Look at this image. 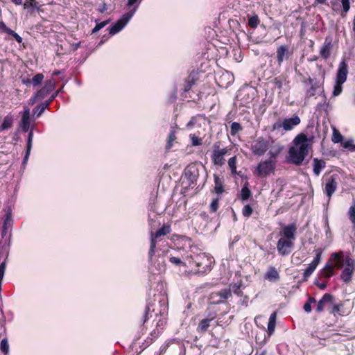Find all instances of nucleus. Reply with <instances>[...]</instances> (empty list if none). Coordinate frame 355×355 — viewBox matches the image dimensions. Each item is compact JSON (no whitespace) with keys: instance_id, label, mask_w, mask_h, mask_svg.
Listing matches in <instances>:
<instances>
[{"instance_id":"nucleus-22","label":"nucleus","mask_w":355,"mask_h":355,"mask_svg":"<svg viewBox=\"0 0 355 355\" xmlns=\"http://www.w3.org/2000/svg\"><path fill=\"white\" fill-rule=\"evenodd\" d=\"M213 320L214 318H208L200 320L197 328L198 331L201 334L205 333L210 327V323Z\"/></svg>"},{"instance_id":"nucleus-9","label":"nucleus","mask_w":355,"mask_h":355,"mask_svg":"<svg viewBox=\"0 0 355 355\" xmlns=\"http://www.w3.org/2000/svg\"><path fill=\"white\" fill-rule=\"evenodd\" d=\"M297 227L295 223L283 225L279 231L280 239L295 241Z\"/></svg>"},{"instance_id":"nucleus-34","label":"nucleus","mask_w":355,"mask_h":355,"mask_svg":"<svg viewBox=\"0 0 355 355\" xmlns=\"http://www.w3.org/2000/svg\"><path fill=\"white\" fill-rule=\"evenodd\" d=\"M315 257L313 259V260L312 261L311 263L313 265H314L315 267H317L321 260L322 250L320 248H318V249L315 250Z\"/></svg>"},{"instance_id":"nucleus-63","label":"nucleus","mask_w":355,"mask_h":355,"mask_svg":"<svg viewBox=\"0 0 355 355\" xmlns=\"http://www.w3.org/2000/svg\"><path fill=\"white\" fill-rule=\"evenodd\" d=\"M138 0H128V6H133Z\"/></svg>"},{"instance_id":"nucleus-48","label":"nucleus","mask_w":355,"mask_h":355,"mask_svg":"<svg viewBox=\"0 0 355 355\" xmlns=\"http://www.w3.org/2000/svg\"><path fill=\"white\" fill-rule=\"evenodd\" d=\"M49 102H45L44 103L38 106L36 111L37 116H40L44 112V110L49 107Z\"/></svg>"},{"instance_id":"nucleus-40","label":"nucleus","mask_w":355,"mask_h":355,"mask_svg":"<svg viewBox=\"0 0 355 355\" xmlns=\"http://www.w3.org/2000/svg\"><path fill=\"white\" fill-rule=\"evenodd\" d=\"M242 130V127L239 123L233 122L231 125L230 133L232 135H235L236 133Z\"/></svg>"},{"instance_id":"nucleus-37","label":"nucleus","mask_w":355,"mask_h":355,"mask_svg":"<svg viewBox=\"0 0 355 355\" xmlns=\"http://www.w3.org/2000/svg\"><path fill=\"white\" fill-rule=\"evenodd\" d=\"M259 24V19L257 15L252 16L248 19V25L252 28H255Z\"/></svg>"},{"instance_id":"nucleus-46","label":"nucleus","mask_w":355,"mask_h":355,"mask_svg":"<svg viewBox=\"0 0 355 355\" xmlns=\"http://www.w3.org/2000/svg\"><path fill=\"white\" fill-rule=\"evenodd\" d=\"M317 267H315L311 263L308 266L304 272V277H309L315 270Z\"/></svg>"},{"instance_id":"nucleus-8","label":"nucleus","mask_w":355,"mask_h":355,"mask_svg":"<svg viewBox=\"0 0 355 355\" xmlns=\"http://www.w3.org/2000/svg\"><path fill=\"white\" fill-rule=\"evenodd\" d=\"M55 87V83L53 78L45 82L44 85L34 95L31 99L32 103L37 100H41L46 97Z\"/></svg>"},{"instance_id":"nucleus-30","label":"nucleus","mask_w":355,"mask_h":355,"mask_svg":"<svg viewBox=\"0 0 355 355\" xmlns=\"http://www.w3.org/2000/svg\"><path fill=\"white\" fill-rule=\"evenodd\" d=\"M236 161H237V159H236V156H234L232 157H231L229 160H228V166L232 171V173L235 175V174H237V172H236Z\"/></svg>"},{"instance_id":"nucleus-12","label":"nucleus","mask_w":355,"mask_h":355,"mask_svg":"<svg viewBox=\"0 0 355 355\" xmlns=\"http://www.w3.org/2000/svg\"><path fill=\"white\" fill-rule=\"evenodd\" d=\"M295 246V241L280 239L277 243V250L282 256L289 254Z\"/></svg>"},{"instance_id":"nucleus-26","label":"nucleus","mask_w":355,"mask_h":355,"mask_svg":"<svg viewBox=\"0 0 355 355\" xmlns=\"http://www.w3.org/2000/svg\"><path fill=\"white\" fill-rule=\"evenodd\" d=\"M215 295L220 296V300L217 302L218 303L230 298L232 296V292L230 289H223Z\"/></svg>"},{"instance_id":"nucleus-62","label":"nucleus","mask_w":355,"mask_h":355,"mask_svg":"<svg viewBox=\"0 0 355 355\" xmlns=\"http://www.w3.org/2000/svg\"><path fill=\"white\" fill-rule=\"evenodd\" d=\"M57 96V92L52 94L51 96L50 97V98L46 101V102H49V104L51 103V101L55 98V96Z\"/></svg>"},{"instance_id":"nucleus-2","label":"nucleus","mask_w":355,"mask_h":355,"mask_svg":"<svg viewBox=\"0 0 355 355\" xmlns=\"http://www.w3.org/2000/svg\"><path fill=\"white\" fill-rule=\"evenodd\" d=\"M330 259L335 261L336 269H342L340 279L346 284L351 282L355 271V260L348 255L345 256L343 251L333 252Z\"/></svg>"},{"instance_id":"nucleus-17","label":"nucleus","mask_w":355,"mask_h":355,"mask_svg":"<svg viewBox=\"0 0 355 355\" xmlns=\"http://www.w3.org/2000/svg\"><path fill=\"white\" fill-rule=\"evenodd\" d=\"M335 261L329 259L324 267L320 271V275L324 278H329L334 275Z\"/></svg>"},{"instance_id":"nucleus-31","label":"nucleus","mask_w":355,"mask_h":355,"mask_svg":"<svg viewBox=\"0 0 355 355\" xmlns=\"http://www.w3.org/2000/svg\"><path fill=\"white\" fill-rule=\"evenodd\" d=\"M343 135L340 134V132L336 128H334L331 139L332 141L335 144L341 143L343 141Z\"/></svg>"},{"instance_id":"nucleus-50","label":"nucleus","mask_w":355,"mask_h":355,"mask_svg":"<svg viewBox=\"0 0 355 355\" xmlns=\"http://www.w3.org/2000/svg\"><path fill=\"white\" fill-rule=\"evenodd\" d=\"M218 201H219L218 198L213 199V200L211 201L210 206H209V208H210V210L211 212H216L218 210V205H219Z\"/></svg>"},{"instance_id":"nucleus-3","label":"nucleus","mask_w":355,"mask_h":355,"mask_svg":"<svg viewBox=\"0 0 355 355\" xmlns=\"http://www.w3.org/2000/svg\"><path fill=\"white\" fill-rule=\"evenodd\" d=\"M187 260L189 266L193 269L196 274L198 275L209 272L214 262V258L205 252L187 257Z\"/></svg>"},{"instance_id":"nucleus-35","label":"nucleus","mask_w":355,"mask_h":355,"mask_svg":"<svg viewBox=\"0 0 355 355\" xmlns=\"http://www.w3.org/2000/svg\"><path fill=\"white\" fill-rule=\"evenodd\" d=\"M347 215L349 219L353 224V227H355V203L349 207Z\"/></svg>"},{"instance_id":"nucleus-41","label":"nucleus","mask_w":355,"mask_h":355,"mask_svg":"<svg viewBox=\"0 0 355 355\" xmlns=\"http://www.w3.org/2000/svg\"><path fill=\"white\" fill-rule=\"evenodd\" d=\"M250 195H251V191L248 189V187L247 186L243 187L242 188L241 192V198L243 200H245L249 198Z\"/></svg>"},{"instance_id":"nucleus-49","label":"nucleus","mask_w":355,"mask_h":355,"mask_svg":"<svg viewBox=\"0 0 355 355\" xmlns=\"http://www.w3.org/2000/svg\"><path fill=\"white\" fill-rule=\"evenodd\" d=\"M252 208L249 205H247L244 206L242 213L245 217L248 218L252 214Z\"/></svg>"},{"instance_id":"nucleus-23","label":"nucleus","mask_w":355,"mask_h":355,"mask_svg":"<svg viewBox=\"0 0 355 355\" xmlns=\"http://www.w3.org/2000/svg\"><path fill=\"white\" fill-rule=\"evenodd\" d=\"M276 316L277 314L275 312L272 313L270 318L268 324V336H270L275 331V326H276Z\"/></svg>"},{"instance_id":"nucleus-55","label":"nucleus","mask_w":355,"mask_h":355,"mask_svg":"<svg viewBox=\"0 0 355 355\" xmlns=\"http://www.w3.org/2000/svg\"><path fill=\"white\" fill-rule=\"evenodd\" d=\"M303 309L305 312L310 313L311 311V304L306 302V303L304 304Z\"/></svg>"},{"instance_id":"nucleus-29","label":"nucleus","mask_w":355,"mask_h":355,"mask_svg":"<svg viewBox=\"0 0 355 355\" xmlns=\"http://www.w3.org/2000/svg\"><path fill=\"white\" fill-rule=\"evenodd\" d=\"M33 136V132L31 131L28 133V136L26 153V155H25V157H24V161H26L28 159V156L30 155V152H31V148H32Z\"/></svg>"},{"instance_id":"nucleus-45","label":"nucleus","mask_w":355,"mask_h":355,"mask_svg":"<svg viewBox=\"0 0 355 355\" xmlns=\"http://www.w3.org/2000/svg\"><path fill=\"white\" fill-rule=\"evenodd\" d=\"M43 79L44 75L42 73H37L31 79L32 84L34 86H37L42 82Z\"/></svg>"},{"instance_id":"nucleus-1","label":"nucleus","mask_w":355,"mask_h":355,"mask_svg":"<svg viewBox=\"0 0 355 355\" xmlns=\"http://www.w3.org/2000/svg\"><path fill=\"white\" fill-rule=\"evenodd\" d=\"M293 143V146L288 150V159L295 165H300L311 148V141L305 134L300 133L295 137Z\"/></svg>"},{"instance_id":"nucleus-61","label":"nucleus","mask_w":355,"mask_h":355,"mask_svg":"<svg viewBox=\"0 0 355 355\" xmlns=\"http://www.w3.org/2000/svg\"><path fill=\"white\" fill-rule=\"evenodd\" d=\"M308 303H309L310 304H313V303H315L316 302V300L314 297H309L308 300L306 301Z\"/></svg>"},{"instance_id":"nucleus-4","label":"nucleus","mask_w":355,"mask_h":355,"mask_svg":"<svg viewBox=\"0 0 355 355\" xmlns=\"http://www.w3.org/2000/svg\"><path fill=\"white\" fill-rule=\"evenodd\" d=\"M170 232L171 226L168 225H164L160 229L157 230L155 234H151L150 246L148 252V255L150 259L155 254L157 243L161 241L162 239V236L169 234Z\"/></svg>"},{"instance_id":"nucleus-21","label":"nucleus","mask_w":355,"mask_h":355,"mask_svg":"<svg viewBox=\"0 0 355 355\" xmlns=\"http://www.w3.org/2000/svg\"><path fill=\"white\" fill-rule=\"evenodd\" d=\"M326 166V163L322 159L314 158L313 160V173L315 175L318 176L324 168Z\"/></svg>"},{"instance_id":"nucleus-44","label":"nucleus","mask_w":355,"mask_h":355,"mask_svg":"<svg viewBox=\"0 0 355 355\" xmlns=\"http://www.w3.org/2000/svg\"><path fill=\"white\" fill-rule=\"evenodd\" d=\"M342 307H343L342 304H335L334 302H333L332 306H331V310H330L329 313L331 314L336 315V313H340Z\"/></svg>"},{"instance_id":"nucleus-39","label":"nucleus","mask_w":355,"mask_h":355,"mask_svg":"<svg viewBox=\"0 0 355 355\" xmlns=\"http://www.w3.org/2000/svg\"><path fill=\"white\" fill-rule=\"evenodd\" d=\"M343 84V83L338 82L336 80V83H335V85L334 87V91H333L334 96H337L341 94V92L343 91V87H342Z\"/></svg>"},{"instance_id":"nucleus-54","label":"nucleus","mask_w":355,"mask_h":355,"mask_svg":"<svg viewBox=\"0 0 355 355\" xmlns=\"http://www.w3.org/2000/svg\"><path fill=\"white\" fill-rule=\"evenodd\" d=\"M5 269H6V263L3 262L0 265V280H2L4 273H5Z\"/></svg>"},{"instance_id":"nucleus-32","label":"nucleus","mask_w":355,"mask_h":355,"mask_svg":"<svg viewBox=\"0 0 355 355\" xmlns=\"http://www.w3.org/2000/svg\"><path fill=\"white\" fill-rule=\"evenodd\" d=\"M195 84V80L193 77L189 76L185 80V84L184 85V92H189L192 86Z\"/></svg>"},{"instance_id":"nucleus-36","label":"nucleus","mask_w":355,"mask_h":355,"mask_svg":"<svg viewBox=\"0 0 355 355\" xmlns=\"http://www.w3.org/2000/svg\"><path fill=\"white\" fill-rule=\"evenodd\" d=\"M24 8L25 9L29 8L39 9L40 8V5H39V3L36 0H27L24 3Z\"/></svg>"},{"instance_id":"nucleus-33","label":"nucleus","mask_w":355,"mask_h":355,"mask_svg":"<svg viewBox=\"0 0 355 355\" xmlns=\"http://www.w3.org/2000/svg\"><path fill=\"white\" fill-rule=\"evenodd\" d=\"M315 257L313 259V260L312 261L311 263L313 265H314L315 267H317L321 260L322 250L320 248H318V249L315 250Z\"/></svg>"},{"instance_id":"nucleus-11","label":"nucleus","mask_w":355,"mask_h":355,"mask_svg":"<svg viewBox=\"0 0 355 355\" xmlns=\"http://www.w3.org/2000/svg\"><path fill=\"white\" fill-rule=\"evenodd\" d=\"M268 141L263 137H259L252 144V151L256 155H263L268 149Z\"/></svg>"},{"instance_id":"nucleus-5","label":"nucleus","mask_w":355,"mask_h":355,"mask_svg":"<svg viewBox=\"0 0 355 355\" xmlns=\"http://www.w3.org/2000/svg\"><path fill=\"white\" fill-rule=\"evenodd\" d=\"M300 122V118L297 115H294L291 118H285L282 121H277L272 125V128L273 130L282 128L285 131H290L299 125Z\"/></svg>"},{"instance_id":"nucleus-47","label":"nucleus","mask_w":355,"mask_h":355,"mask_svg":"<svg viewBox=\"0 0 355 355\" xmlns=\"http://www.w3.org/2000/svg\"><path fill=\"white\" fill-rule=\"evenodd\" d=\"M0 349L4 354H7L9 350V345L7 339L4 338L1 342Z\"/></svg>"},{"instance_id":"nucleus-42","label":"nucleus","mask_w":355,"mask_h":355,"mask_svg":"<svg viewBox=\"0 0 355 355\" xmlns=\"http://www.w3.org/2000/svg\"><path fill=\"white\" fill-rule=\"evenodd\" d=\"M176 139L175 130H171L168 138L166 148L170 149L173 146V142Z\"/></svg>"},{"instance_id":"nucleus-64","label":"nucleus","mask_w":355,"mask_h":355,"mask_svg":"<svg viewBox=\"0 0 355 355\" xmlns=\"http://www.w3.org/2000/svg\"><path fill=\"white\" fill-rule=\"evenodd\" d=\"M16 5H21L22 3V0H11Z\"/></svg>"},{"instance_id":"nucleus-10","label":"nucleus","mask_w":355,"mask_h":355,"mask_svg":"<svg viewBox=\"0 0 355 355\" xmlns=\"http://www.w3.org/2000/svg\"><path fill=\"white\" fill-rule=\"evenodd\" d=\"M335 299L334 297L330 293H325L323 295L322 297L318 301L315 311L318 313H321L324 310H328L330 311L331 306H332L333 302H334Z\"/></svg>"},{"instance_id":"nucleus-38","label":"nucleus","mask_w":355,"mask_h":355,"mask_svg":"<svg viewBox=\"0 0 355 355\" xmlns=\"http://www.w3.org/2000/svg\"><path fill=\"white\" fill-rule=\"evenodd\" d=\"M308 82L311 85V88L308 90L307 94L309 96H313L315 94L316 89L319 87L317 84H313V80L311 78L308 79Z\"/></svg>"},{"instance_id":"nucleus-18","label":"nucleus","mask_w":355,"mask_h":355,"mask_svg":"<svg viewBox=\"0 0 355 355\" xmlns=\"http://www.w3.org/2000/svg\"><path fill=\"white\" fill-rule=\"evenodd\" d=\"M333 47L332 42L331 39L326 38L323 46L320 50V55L322 58L327 60L331 55V51Z\"/></svg>"},{"instance_id":"nucleus-59","label":"nucleus","mask_w":355,"mask_h":355,"mask_svg":"<svg viewBox=\"0 0 355 355\" xmlns=\"http://www.w3.org/2000/svg\"><path fill=\"white\" fill-rule=\"evenodd\" d=\"M317 286L320 289L324 290L327 287V283L318 284Z\"/></svg>"},{"instance_id":"nucleus-25","label":"nucleus","mask_w":355,"mask_h":355,"mask_svg":"<svg viewBox=\"0 0 355 355\" xmlns=\"http://www.w3.org/2000/svg\"><path fill=\"white\" fill-rule=\"evenodd\" d=\"M214 192L217 194H221L223 191V184L220 178L215 175H214Z\"/></svg>"},{"instance_id":"nucleus-20","label":"nucleus","mask_w":355,"mask_h":355,"mask_svg":"<svg viewBox=\"0 0 355 355\" xmlns=\"http://www.w3.org/2000/svg\"><path fill=\"white\" fill-rule=\"evenodd\" d=\"M0 33H4L11 35L18 43L22 42V38L14 31L9 28L3 21H0Z\"/></svg>"},{"instance_id":"nucleus-27","label":"nucleus","mask_w":355,"mask_h":355,"mask_svg":"<svg viewBox=\"0 0 355 355\" xmlns=\"http://www.w3.org/2000/svg\"><path fill=\"white\" fill-rule=\"evenodd\" d=\"M12 117L10 115H8L5 116L3 119V123L0 126V130L3 131L4 130L10 128L12 125Z\"/></svg>"},{"instance_id":"nucleus-51","label":"nucleus","mask_w":355,"mask_h":355,"mask_svg":"<svg viewBox=\"0 0 355 355\" xmlns=\"http://www.w3.org/2000/svg\"><path fill=\"white\" fill-rule=\"evenodd\" d=\"M109 23V20H106L100 23H98L96 26L93 28L92 33H96L99 31L101 28L105 27Z\"/></svg>"},{"instance_id":"nucleus-43","label":"nucleus","mask_w":355,"mask_h":355,"mask_svg":"<svg viewBox=\"0 0 355 355\" xmlns=\"http://www.w3.org/2000/svg\"><path fill=\"white\" fill-rule=\"evenodd\" d=\"M341 3L343 6V12L341 15L344 17L350 8V3L349 0H341Z\"/></svg>"},{"instance_id":"nucleus-6","label":"nucleus","mask_w":355,"mask_h":355,"mask_svg":"<svg viewBox=\"0 0 355 355\" xmlns=\"http://www.w3.org/2000/svg\"><path fill=\"white\" fill-rule=\"evenodd\" d=\"M213 152L211 155V160L213 163L221 166L225 164V156L230 150L228 148H220L219 144H215L213 147Z\"/></svg>"},{"instance_id":"nucleus-7","label":"nucleus","mask_w":355,"mask_h":355,"mask_svg":"<svg viewBox=\"0 0 355 355\" xmlns=\"http://www.w3.org/2000/svg\"><path fill=\"white\" fill-rule=\"evenodd\" d=\"M275 169V162L272 160H265L259 163L256 168V173L259 177L265 178L272 173Z\"/></svg>"},{"instance_id":"nucleus-53","label":"nucleus","mask_w":355,"mask_h":355,"mask_svg":"<svg viewBox=\"0 0 355 355\" xmlns=\"http://www.w3.org/2000/svg\"><path fill=\"white\" fill-rule=\"evenodd\" d=\"M191 141H192V144L193 146H199V145L201 144V140L200 139H198V137H196V135H191Z\"/></svg>"},{"instance_id":"nucleus-24","label":"nucleus","mask_w":355,"mask_h":355,"mask_svg":"<svg viewBox=\"0 0 355 355\" xmlns=\"http://www.w3.org/2000/svg\"><path fill=\"white\" fill-rule=\"evenodd\" d=\"M266 278L269 281L277 280L279 279V275L275 267H270L266 273Z\"/></svg>"},{"instance_id":"nucleus-28","label":"nucleus","mask_w":355,"mask_h":355,"mask_svg":"<svg viewBox=\"0 0 355 355\" xmlns=\"http://www.w3.org/2000/svg\"><path fill=\"white\" fill-rule=\"evenodd\" d=\"M169 261L171 263L178 266H189L187 258L182 261L180 258L176 257H171Z\"/></svg>"},{"instance_id":"nucleus-58","label":"nucleus","mask_w":355,"mask_h":355,"mask_svg":"<svg viewBox=\"0 0 355 355\" xmlns=\"http://www.w3.org/2000/svg\"><path fill=\"white\" fill-rule=\"evenodd\" d=\"M22 83L24 85H28L30 83H32V81H31V79H30L28 78H24L22 79Z\"/></svg>"},{"instance_id":"nucleus-19","label":"nucleus","mask_w":355,"mask_h":355,"mask_svg":"<svg viewBox=\"0 0 355 355\" xmlns=\"http://www.w3.org/2000/svg\"><path fill=\"white\" fill-rule=\"evenodd\" d=\"M31 118H30V110L28 107H25L24 112L22 114L21 120L20 122V126L23 131L27 132L30 128Z\"/></svg>"},{"instance_id":"nucleus-52","label":"nucleus","mask_w":355,"mask_h":355,"mask_svg":"<svg viewBox=\"0 0 355 355\" xmlns=\"http://www.w3.org/2000/svg\"><path fill=\"white\" fill-rule=\"evenodd\" d=\"M241 286V283H236L232 286V288L230 289L235 294L240 295L241 291H240V288Z\"/></svg>"},{"instance_id":"nucleus-56","label":"nucleus","mask_w":355,"mask_h":355,"mask_svg":"<svg viewBox=\"0 0 355 355\" xmlns=\"http://www.w3.org/2000/svg\"><path fill=\"white\" fill-rule=\"evenodd\" d=\"M282 150V148H279L275 152L270 151L269 154L271 157H275Z\"/></svg>"},{"instance_id":"nucleus-13","label":"nucleus","mask_w":355,"mask_h":355,"mask_svg":"<svg viewBox=\"0 0 355 355\" xmlns=\"http://www.w3.org/2000/svg\"><path fill=\"white\" fill-rule=\"evenodd\" d=\"M338 175H332L326 179L324 191L329 200L331 199L333 193L336 191L338 184Z\"/></svg>"},{"instance_id":"nucleus-57","label":"nucleus","mask_w":355,"mask_h":355,"mask_svg":"<svg viewBox=\"0 0 355 355\" xmlns=\"http://www.w3.org/2000/svg\"><path fill=\"white\" fill-rule=\"evenodd\" d=\"M343 146L345 148H349L352 146V141L351 140H349V141H346L345 142H343L342 144Z\"/></svg>"},{"instance_id":"nucleus-14","label":"nucleus","mask_w":355,"mask_h":355,"mask_svg":"<svg viewBox=\"0 0 355 355\" xmlns=\"http://www.w3.org/2000/svg\"><path fill=\"white\" fill-rule=\"evenodd\" d=\"M134 12L135 10L130 11L123 15L121 19H119L110 28V33L114 35L119 32L132 17Z\"/></svg>"},{"instance_id":"nucleus-16","label":"nucleus","mask_w":355,"mask_h":355,"mask_svg":"<svg viewBox=\"0 0 355 355\" xmlns=\"http://www.w3.org/2000/svg\"><path fill=\"white\" fill-rule=\"evenodd\" d=\"M291 54L289 51V47L286 45H282L277 49V61L279 65H281L285 58H288Z\"/></svg>"},{"instance_id":"nucleus-60","label":"nucleus","mask_w":355,"mask_h":355,"mask_svg":"<svg viewBox=\"0 0 355 355\" xmlns=\"http://www.w3.org/2000/svg\"><path fill=\"white\" fill-rule=\"evenodd\" d=\"M149 307L148 306H146V310H145V319H144V322H145L148 318V313H149Z\"/></svg>"},{"instance_id":"nucleus-15","label":"nucleus","mask_w":355,"mask_h":355,"mask_svg":"<svg viewBox=\"0 0 355 355\" xmlns=\"http://www.w3.org/2000/svg\"><path fill=\"white\" fill-rule=\"evenodd\" d=\"M347 74L348 66L345 60H343L338 65L336 80L344 83L347 80Z\"/></svg>"}]
</instances>
